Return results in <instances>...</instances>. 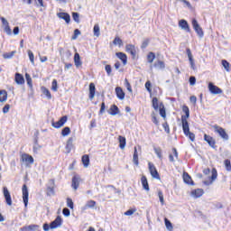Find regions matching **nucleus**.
<instances>
[{
    "instance_id": "nucleus-9",
    "label": "nucleus",
    "mask_w": 231,
    "mask_h": 231,
    "mask_svg": "<svg viewBox=\"0 0 231 231\" xmlns=\"http://www.w3.org/2000/svg\"><path fill=\"white\" fill-rule=\"evenodd\" d=\"M204 140H205V142H207V143H208L209 147H212L213 149H216V140L213 139L212 136L205 134H204Z\"/></svg>"
},
{
    "instance_id": "nucleus-64",
    "label": "nucleus",
    "mask_w": 231,
    "mask_h": 231,
    "mask_svg": "<svg viewBox=\"0 0 231 231\" xmlns=\"http://www.w3.org/2000/svg\"><path fill=\"white\" fill-rule=\"evenodd\" d=\"M105 69L107 75H111V71H112L111 65H106Z\"/></svg>"
},
{
    "instance_id": "nucleus-18",
    "label": "nucleus",
    "mask_w": 231,
    "mask_h": 231,
    "mask_svg": "<svg viewBox=\"0 0 231 231\" xmlns=\"http://www.w3.org/2000/svg\"><path fill=\"white\" fill-rule=\"evenodd\" d=\"M22 161L25 162V163H30L31 165L33 164V157L30 154H23Z\"/></svg>"
},
{
    "instance_id": "nucleus-34",
    "label": "nucleus",
    "mask_w": 231,
    "mask_h": 231,
    "mask_svg": "<svg viewBox=\"0 0 231 231\" xmlns=\"http://www.w3.org/2000/svg\"><path fill=\"white\" fill-rule=\"evenodd\" d=\"M183 180L184 182L187 183L188 185H191L192 183V179L190 178V176L189 175V173H184L183 174Z\"/></svg>"
},
{
    "instance_id": "nucleus-11",
    "label": "nucleus",
    "mask_w": 231,
    "mask_h": 231,
    "mask_svg": "<svg viewBox=\"0 0 231 231\" xmlns=\"http://www.w3.org/2000/svg\"><path fill=\"white\" fill-rule=\"evenodd\" d=\"M125 51H127V53H130V55H132L133 59L136 57V47L134 45L127 44L125 46Z\"/></svg>"
},
{
    "instance_id": "nucleus-32",
    "label": "nucleus",
    "mask_w": 231,
    "mask_h": 231,
    "mask_svg": "<svg viewBox=\"0 0 231 231\" xmlns=\"http://www.w3.org/2000/svg\"><path fill=\"white\" fill-rule=\"evenodd\" d=\"M93 32H94L95 37H100V26L98 25V23H96L94 25Z\"/></svg>"
},
{
    "instance_id": "nucleus-25",
    "label": "nucleus",
    "mask_w": 231,
    "mask_h": 231,
    "mask_svg": "<svg viewBox=\"0 0 231 231\" xmlns=\"http://www.w3.org/2000/svg\"><path fill=\"white\" fill-rule=\"evenodd\" d=\"M14 80H15L16 84H18L19 86H22V84H24V77H23V75H21L19 73L15 74Z\"/></svg>"
},
{
    "instance_id": "nucleus-56",
    "label": "nucleus",
    "mask_w": 231,
    "mask_h": 231,
    "mask_svg": "<svg viewBox=\"0 0 231 231\" xmlns=\"http://www.w3.org/2000/svg\"><path fill=\"white\" fill-rule=\"evenodd\" d=\"M104 113H106V103H102L101 104V108L99 110V115H104Z\"/></svg>"
},
{
    "instance_id": "nucleus-51",
    "label": "nucleus",
    "mask_w": 231,
    "mask_h": 231,
    "mask_svg": "<svg viewBox=\"0 0 231 231\" xmlns=\"http://www.w3.org/2000/svg\"><path fill=\"white\" fill-rule=\"evenodd\" d=\"M125 88L129 93H133V88H131V83L127 79L125 80Z\"/></svg>"
},
{
    "instance_id": "nucleus-24",
    "label": "nucleus",
    "mask_w": 231,
    "mask_h": 231,
    "mask_svg": "<svg viewBox=\"0 0 231 231\" xmlns=\"http://www.w3.org/2000/svg\"><path fill=\"white\" fill-rule=\"evenodd\" d=\"M116 55L117 58L120 59V60H122L124 66H125V64H127V55H125V53L116 52Z\"/></svg>"
},
{
    "instance_id": "nucleus-44",
    "label": "nucleus",
    "mask_w": 231,
    "mask_h": 231,
    "mask_svg": "<svg viewBox=\"0 0 231 231\" xmlns=\"http://www.w3.org/2000/svg\"><path fill=\"white\" fill-rule=\"evenodd\" d=\"M51 89L55 92L58 91L59 87H58V83H57V79H53L52 83H51Z\"/></svg>"
},
{
    "instance_id": "nucleus-7",
    "label": "nucleus",
    "mask_w": 231,
    "mask_h": 231,
    "mask_svg": "<svg viewBox=\"0 0 231 231\" xmlns=\"http://www.w3.org/2000/svg\"><path fill=\"white\" fill-rule=\"evenodd\" d=\"M66 122H68V116H64L59 121L52 123V127L55 129H60V127H62Z\"/></svg>"
},
{
    "instance_id": "nucleus-61",
    "label": "nucleus",
    "mask_w": 231,
    "mask_h": 231,
    "mask_svg": "<svg viewBox=\"0 0 231 231\" xmlns=\"http://www.w3.org/2000/svg\"><path fill=\"white\" fill-rule=\"evenodd\" d=\"M10 111V105H5L4 107H3V113L4 115H6V113H8Z\"/></svg>"
},
{
    "instance_id": "nucleus-12",
    "label": "nucleus",
    "mask_w": 231,
    "mask_h": 231,
    "mask_svg": "<svg viewBox=\"0 0 231 231\" xmlns=\"http://www.w3.org/2000/svg\"><path fill=\"white\" fill-rule=\"evenodd\" d=\"M49 183L51 184V186H49V187L47 188V196H54V195H55V188H54V186H55V180H51L49 181Z\"/></svg>"
},
{
    "instance_id": "nucleus-35",
    "label": "nucleus",
    "mask_w": 231,
    "mask_h": 231,
    "mask_svg": "<svg viewBox=\"0 0 231 231\" xmlns=\"http://www.w3.org/2000/svg\"><path fill=\"white\" fill-rule=\"evenodd\" d=\"M41 145L39 144V141L37 139L34 140V144H33V152L37 153L39 151H41Z\"/></svg>"
},
{
    "instance_id": "nucleus-14",
    "label": "nucleus",
    "mask_w": 231,
    "mask_h": 231,
    "mask_svg": "<svg viewBox=\"0 0 231 231\" xmlns=\"http://www.w3.org/2000/svg\"><path fill=\"white\" fill-rule=\"evenodd\" d=\"M57 17H59V19H63L67 24H69V22L71 21V17L68 13H58Z\"/></svg>"
},
{
    "instance_id": "nucleus-19",
    "label": "nucleus",
    "mask_w": 231,
    "mask_h": 231,
    "mask_svg": "<svg viewBox=\"0 0 231 231\" xmlns=\"http://www.w3.org/2000/svg\"><path fill=\"white\" fill-rule=\"evenodd\" d=\"M108 113L112 116H116V115H118L120 113V109H118V106H116V105H112L110 106V109H109Z\"/></svg>"
},
{
    "instance_id": "nucleus-2",
    "label": "nucleus",
    "mask_w": 231,
    "mask_h": 231,
    "mask_svg": "<svg viewBox=\"0 0 231 231\" xmlns=\"http://www.w3.org/2000/svg\"><path fill=\"white\" fill-rule=\"evenodd\" d=\"M213 129L215 130V133H217V134H219V136L221 138H223L224 140H228V134H226V131L225 130V128L215 125H213Z\"/></svg>"
},
{
    "instance_id": "nucleus-59",
    "label": "nucleus",
    "mask_w": 231,
    "mask_h": 231,
    "mask_svg": "<svg viewBox=\"0 0 231 231\" xmlns=\"http://www.w3.org/2000/svg\"><path fill=\"white\" fill-rule=\"evenodd\" d=\"M25 79L27 80L28 86H32V78L30 77V74L26 73L25 74Z\"/></svg>"
},
{
    "instance_id": "nucleus-21",
    "label": "nucleus",
    "mask_w": 231,
    "mask_h": 231,
    "mask_svg": "<svg viewBox=\"0 0 231 231\" xmlns=\"http://www.w3.org/2000/svg\"><path fill=\"white\" fill-rule=\"evenodd\" d=\"M74 64L76 68H80L82 66V60H80V54L78 52L74 55Z\"/></svg>"
},
{
    "instance_id": "nucleus-17",
    "label": "nucleus",
    "mask_w": 231,
    "mask_h": 231,
    "mask_svg": "<svg viewBox=\"0 0 231 231\" xmlns=\"http://www.w3.org/2000/svg\"><path fill=\"white\" fill-rule=\"evenodd\" d=\"M186 53L188 55V59L189 60V64L193 69H196V65L194 64V58H192V52L190 51V49L186 50Z\"/></svg>"
},
{
    "instance_id": "nucleus-15",
    "label": "nucleus",
    "mask_w": 231,
    "mask_h": 231,
    "mask_svg": "<svg viewBox=\"0 0 231 231\" xmlns=\"http://www.w3.org/2000/svg\"><path fill=\"white\" fill-rule=\"evenodd\" d=\"M20 231H41L39 230V225H29L23 226Z\"/></svg>"
},
{
    "instance_id": "nucleus-47",
    "label": "nucleus",
    "mask_w": 231,
    "mask_h": 231,
    "mask_svg": "<svg viewBox=\"0 0 231 231\" xmlns=\"http://www.w3.org/2000/svg\"><path fill=\"white\" fill-rule=\"evenodd\" d=\"M217 179V171L216 168H213L212 170V175H211V181H215V180Z\"/></svg>"
},
{
    "instance_id": "nucleus-37",
    "label": "nucleus",
    "mask_w": 231,
    "mask_h": 231,
    "mask_svg": "<svg viewBox=\"0 0 231 231\" xmlns=\"http://www.w3.org/2000/svg\"><path fill=\"white\" fill-rule=\"evenodd\" d=\"M42 93L43 95H45V97H47L48 100H51V93L50 92V90L46 88H42Z\"/></svg>"
},
{
    "instance_id": "nucleus-3",
    "label": "nucleus",
    "mask_w": 231,
    "mask_h": 231,
    "mask_svg": "<svg viewBox=\"0 0 231 231\" xmlns=\"http://www.w3.org/2000/svg\"><path fill=\"white\" fill-rule=\"evenodd\" d=\"M191 24H192L193 29L195 30L196 33L199 35V37L200 39H202V37H203V35H205V33L203 32V29L201 28V26H199L198 20L193 19L191 22Z\"/></svg>"
},
{
    "instance_id": "nucleus-13",
    "label": "nucleus",
    "mask_w": 231,
    "mask_h": 231,
    "mask_svg": "<svg viewBox=\"0 0 231 231\" xmlns=\"http://www.w3.org/2000/svg\"><path fill=\"white\" fill-rule=\"evenodd\" d=\"M179 28L184 30V32H190V26L189 25V23H187L186 20H180L179 22Z\"/></svg>"
},
{
    "instance_id": "nucleus-23",
    "label": "nucleus",
    "mask_w": 231,
    "mask_h": 231,
    "mask_svg": "<svg viewBox=\"0 0 231 231\" xmlns=\"http://www.w3.org/2000/svg\"><path fill=\"white\" fill-rule=\"evenodd\" d=\"M203 194H204V191L202 189H197L191 191L192 198H201Z\"/></svg>"
},
{
    "instance_id": "nucleus-36",
    "label": "nucleus",
    "mask_w": 231,
    "mask_h": 231,
    "mask_svg": "<svg viewBox=\"0 0 231 231\" xmlns=\"http://www.w3.org/2000/svg\"><path fill=\"white\" fill-rule=\"evenodd\" d=\"M154 59H156V55L154 54V52H150L147 55V60L150 64H152V62H154Z\"/></svg>"
},
{
    "instance_id": "nucleus-27",
    "label": "nucleus",
    "mask_w": 231,
    "mask_h": 231,
    "mask_svg": "<svg viewBox=\"0 0 231 231\" xmlns=\"http://www.w3.org/2000/svg\"><path fill=\"white\" fill-rule=\"evenodd\" d=\"M153 66L156 69H165V62L162 60L155 61Z\"/></svg>"
},
{
    "instance_id": "nucleus-6",
    "label": "nucleus",
    "mask_w": 231,
    "mask_h": 231,
    "mask_svg": "<svg viewBox=\"0 0 231 231\" xmlns=\"http://www.w3.org/2000/svg\"><path fill=\"white\" fill-rule=\"evenodd\" d=\"M149 171L151 176L155 178V180H160V174H158V170H156V167L152 162L148 163Z\"/></svg>"
},
{
    "instance_id": "nucleus-53",
    "label": "nucleus",
    "mask_w": 231,
    "mask_h": 231,
    "mask_svg": "<svg viewBox=\"0 0 231 231\" xmlns=\"http://www.w3.org/2000/svg\"><path fill=\"white\" fill-rule=\"evenodd\" d=\"M15 55V51L4 54V58L5 59H12V57H14Z\"/></svg>"
},
{
    "instance_id": "nucleus-30",
    "label": "nucleus",
    "mask_w": 231,
    "mask_h": 231,
    "mask_svg": "<svg viewBox=\"0 0 231 231\" xmlns=\"http://www.w3.org/2000/svg\"><path fill=\"white\" fill-rule=\"evenodd\" d=\"M82 163L86 169H88V167H89V155L82 156Z\"/></svg>"
},
{
    "instance_id": "nucleus-40",
    "label": "nucleus",
    "mask_w": 231,
    "mask_h": 231,
    "mask_svg": "<svg viewBox=\"0 0 231 231\" xmlns=\"http://www.w3.org/2000/svg\"><path fill=\"white\" fill-rule=\"evenodd\" d=\"M28 55H29V59L31 60V63L34 66L35 65V60H34L35 57L33 55V52L31 50L28 51Z\"/></svg>"
},
{
    "instance_id": "nucleus-42",
    "label": "nucleus",
    "mask_w": 231,
    "mask_h": 231,
    "mask_svg": "<svg viewBox=\"0 0 231 231\" xmlns=\"http://www.w3.org/2000/svg\"><path fill=\"white\" fill-rule=\"evenodd\" d=\"M225 167H226V171H227L228 172L231 171V163H230V160L226 159L224 162Z\"/></svg>"
},
{
    "instance_id": "nucleus-57",
    "label": "nucleus",
    "mask_w": 231,
    "mask_h": 231,
    "mask_svg": "<svg viewBox=\"0 0 231 231\" xmlns=\"http://www.w3.org/2000/svg\"><path fill=\"white\" fill-rule=\"evenodd\" d=\"M67 207L73 209V200L71 199H67Z\"/></svg>"
},
{
    "instance_id": "nucleus-4",
    "label": "nucleus",
    "mask_w": 231,
    "mask_h": 231,
    "mask_svg": "<svg viewBox=\"0 0 231 231\" xmlns=\"http://www.w3.org/2000/svg\"><path fill=\"white\" fill-rule=\"evenodd\" d=\"M60 226H62V217L58 216L55 220L50 224V228L51 230H55V228H59Z\"/></svg>"
},
{
    "instance_id": "nucleus-16",
    "label": "nucleus",
    "mask_w": 231,
    "mask_h": 231,
    "mask_svg": "<svg viewBox=\"0 0 231 231\" xmlns=\"http://www.w3.org/2000/svg\"><path fill=\"white\" fill-rule=\"evenodd\" d=\"M116 94L119 100H124V98H125V93H124V90L120 87L116 88Z\"/></svg>"
},
{
    "instance_id": "nucleus-60",
    "label": "nucleus",
    "mask_w": 231,
    "mask_h": 231,
    "mask_svg": "<svg viewBox=\"0 0 231 231\" xmlns=\"http://www.w3.org/2000/svg\"><path fill=\"white\" fill-rule=\"evenodd\" d=\"M4 30L7 35H12V29H10V25L5 26Z\"/></svg>"
},
{
    "instance_id": "nucleus-41",
    "label": "nucleus",
    "mask_w": 231,
    "mask_h": 231,
    "mask_svg": "<svg viewBox=\"0 0 231 231\" xmlns=\"http://www.w3.org/2000/svg\"><path fill=\"white\" fill-rule=\"evenodd\" d=\"M134 165H138V150L136 147H134Z\"/></svg>"
},
{
    "instance_id": "nucleus-52",
    "label": "nucleus",
    "mask_w": 231,
    "mask_h": 231,
    "mask_svg": "<svg viewBox=\"0 0 231 231\" xmlns=\"http://www.w3.org/2000/svg\"><path fill=\"white\" fill-rule=\"evenodd\" d=\"M79 35H80V31L79 29H75L74 30V35L72 36V41L77 40V37H79Z\"/></svg>"
},
{
    "instance_id": "nucleus-58",
    "label": "nucleus",
    "mask_w": 231,
    "mask_h": 231,
    "mask_svg": "<svg viewBox=\"0 0 231 231\" xmlns=\"http://www.w3.org/2000/svg\"><path fill=\"white\" fill-rule=\"evenodd\" d=\"M136 212V209H128L126 212H125V216H133Z\"/></svg>"
},
{
    "instance_id": "nucleus-26",
    "label": "nucleus",
    "mask_w": 231,
    "mask_h": 231,
    "mask_svg": "<svg viewBox=\"0 0 231 231\" xmlns=\"http://www.w3.org/2000/svg\"><path fill=\"white\" fill-rule=\"evenodd\" d=\"M95 91H96L95 83H90L89 84V98H90V100H93V98H95Z\"/></svg>"
},
{
    "instance_id": "nucleus-62",
    "label": "nucleus",
    "mask_w": 231,
    "mask_h": 231,
    "mask_svg": "<svg viewBox=\"0 0 231 231\" xmlns=\"http://www.w3.org/2000/svg\"><path fill=\"white\" fill-rule=\"evenodd\" d=\"M189 84H190V86H195L196 85V77L191 76L189 78Z\"/></svg>"
},
{
    "instance_id": "nucleus-45",
    "label": "nucleus",
    "mask_w": 231,
    "mask_h": 231,
    "mask_svg": "<svg viewBox=\"0 0 231 231\" xmlns=\"http://www.w3.org/2000/svg\"><path fill=\"white\" fill-rule=\"evenodd\" d=\"M152 107L155 109V111H158V97H153L152 98Z\"/></svg>"
},
{
    "instance_id": "nucleus-49",
    "label": "nucleus",
    "mask_w": 231,
    "mask_h": 231,
    "mask_svg": "<svg viewBox=\"0 0 231 231\" xmlns=\"http://www.w3.org/2000/svg\"><path fill=\"white\" fill-rule=\"evenodd\" d=\"M154 152L157 154V157L162 160V148H154Z\"/></svg>"
},
{
    "instance_id": "nucleus-10",
    "label": "nucleus",
    "mask_w": 231,
    "mask_h": 231,
    "mask_svg": "<svg viewBox=\"0 0 231 231\" xmlns=\"http://www.w3.org/2000/svg\"><path fill=\"white\" fill-rule=\"evenodd\" d=\"M4 198L5 199V202L9 207H12V196L10 195V191L8 190V188H4Z\"/></svg>"
},
{
    "instance_id": "nucleus-48",
    "label": "nucleus",
    "mask_w": 231,
    "mask_h": 231,
    "mask_svg": "<svg viewBox=\"0 0 231 231\" xmlns=\"http://www.w3.org/2000/svg\"><path fill=\"white\" fill-rule=\"evenodd\" d=\"M80 15L79 14V13H73L72 14V18L75 21V23H80Z\"/></svg>"
},
{
    "instance_id": "nucleus-8",
    "label": "nucleus",
    "mask_w": 231,
    "mask_h": 231,
    "mask_svg": "<svg viewBox=\"0 0 231 231\" xmlns=\"http://www.w3.org/2000/svg\"><path fill=\"white\" fill-rule=\"evenodd\" d=\"M22 192H23V203H24V207H28V187L26 186V184H24L22 188Z\"/></svg>"
},
{
    "instance_id": "nucleus-43",
    "label": "nucleus",
    "mask_w": 231,
    "mask_h": 231,
    "mask_svg": "<svg viewBox=\"0 0 231 231\" xmlns=\"http://www.w3.org/2000/svg\"><path fill=\"white\" fill-rule=\"evenodd\" d=\"M69 133H71V130L69 129V127L66 126L65 128L62 129L61 135L68 136V134H69Z\"/></svg>"
},
{
    "instance_id": "nucleus-22",
    "label": "nucleus",
    "mask_w": 231,
    "mask_h": 231,
    "mask_svg": "<svg viewBox=\"0 0 231 231\" xmlns=\"http://www.w3.org/2000/svg\"><path fill=\"white\" fill-rule=\"evenodd\" d=\"M79 185H80V177L74 176L72 179V188L74 189V190H77Z\"/></svg>"
},
{
    "instance_id": "nucleus-29",
    "label": "nucleus",
    "mask_w": 231,
    "mask_h": 231,
    "mask_svg": "<svg viewBox=\"0 0 231 231\" xmlns=\"http://www.w3.org/2000/svg\"><path fill=\"white\" fill-rule=\"evenodd\" d=\"M118 140H119L120 149H125V143H126L125 137L119 135Z\"/></svg>"
},
{
    "instance_id": "nucleus-31",
    "label": "nucleus",
    "mask_w": 231,
    "mask_h": 231,
    "mask_svg": "<svg viewBox=\"0 0 231 231\" xmlns=\"http://www.w3.org/2000/svg\"><path fill=\"white\" fill-rule=\"evenodd\" d=\"M72 148H73V138L70 137L69 138L66 145V149L68 152H70Z\"/></svg>"
},
{
    "instance_id": "nucleus-1",
    "label": "nucleus",
    "mask_w": 231,
    "mask_h": 231,
    "mask_svg": "<svg viewBox=\"0 0 231 231\" xmlns=\"http://www.w3.org/2000/svg\"><path fill=\"white\" fill-rule=\"evenodd\" d=\"M182 111L185 113V116H181V124H182V130L185 136H188L191 142L196 140V134L190 132V128L189 127V118H190V110L189 106H183Z\"/></svg>"
},
{
    "instance_id": "nucleus-55",
    "label": "nucleus",
    "mask_w": 231,
    "mask_h": 231,
    "mask_svg": "<svg viewBox=\"0 0 231 231\" xmlns=\"http://www.w3.org/2000/svg\"><path fill=\"white\" fill-rule=\"evenodd\" d=\"M160 115L161 116H162V118H166V112H165V108L162 106H160Z\"/></svg>"
},
{
    "instance_id": "nucleus-5",
    "label": "nucleus",
    "mask_w": 231,
    "mask_h": 231,
    "mask_svg": "<svg viewBox=\"0 0 231 231\" xmlns=\"http://www.w3.org/2000/svg\"><path fill=\"white\" fill-rule=\"evenodd\" d=\"M208 90L212 95H221V93H223V90H221V88L214 85L212 82L208 84Z\"/></svg>"
},
{
    "instance_id": "nucleus-39",
    "label": "nucleus",
    "mask_w": 231,
    "mask_h": 231,
    "mask_svg": "<svg viewBox=\"0 0 231 231\" xmlns=\"http://www.w3.org/2000/svg\"><path fill=\"white\" fill-rule=\"evenodd\" d=\"M95 205H97V202L95 200H89L86 203L85 209L86 208H95Z\"/></svg>"
},
{
    "instance_id": "nucleus-33",
    "label": "nucleus",
    "mask_w": 231,
    "mask_h": 231,
    "mask_svg": "<svg viewBox=\"0 0 231 231\" xmlns=\"http://www.w3.org/2000/svg\"><path fill=\"white\" fill-rule=\"evenodd\" d=\"M221 62H222L223 68L226 69V71H227V73H229V71H230V63L226 60H222Z\"/></svg>"
},
{
    "instance_id": "nucleus-38",
    "label": "nucleus",
    "mask_w": 231,
    "mask_h": 231,
    "mask_svg": "<svg viewBox=\"0 0 231 231\" xmlns=\"http://www.w3.org/2000/svg\"><path fill=\"white\" fill-rule=\"evenodd\" d=\"M113 44H115V46L120 47L124 44V42L122 41V39H120V37L116 36L113 41Z\"/></svg>"
},
{
    "instance_id": "nucleus-28",
    "label": "nucleus",
    "mask_w": 231,
    "mask_h": 231,
    "mask_svg": "<svg viewBox=\"0 0 231 231\" xmlns=\"http://www.w3.org/2000/svg\"><path fill=\"white\" fill-rule=\"evenodd\" d=\"M8 94L5 90H0V102H6Z\"/></svg>"
},
{
    "instance_id": "nucleus-54",
    "label": "nucleus",
    "mask_w": 231,
    "mask_h": 231,
    "mask_svg": "<svg viewBox=\"0 0 231 231\" xmlns=\"http://www.w3.org/2000/svg\"><path fill=\"white\" fill-rule=\"evenodd\" d=\"M62 213H63V216H65L66 217H69V216L71 214V212L68 208H64L62 210Z\"/></svg>"
},
{
    "instance_id": "nucleus-46",
    "label": "nucleus",
    "mask_w": 231,
    "mask_h": 231,
    "mask_svg": "<svg viewBox=\"0 0 231 231\" xmlns=\"http://www.w3.org/2000/svg\"><path fill=\"white\" fill-rule=\"evenodd\" d=\"M159 199L162 205H165V199H163V192L162 190L158 191Z\"/></svg>"
},
{
    "instance_id": "nucleus-50",
    "label": "nucleus",
    "mask_w": 231,
    "mask_h": 231,
    "mask_svg": "<svg viewBox=\"0 0 231 231\" xmlns=\"http://www.w3.org/2000/svg\"><path fill=\"white\" fill-rule=\"evenodd\" d=\"M152 122L155 124V125H159L158 118H156V114L154 112L152 113Z\"/></svg>"
},
{
    "instance_id": "nucleus-63",
    "label": "nucleus",
    "mask_w": 231,
    "mask_h": 231,
    "mask_svg": "<svg viewBox=\"0 0 231 231\" xmlns=\"http://www.w3.org/2000/svg\"><path fill=\"white\" fill-rule=\"evenodd\" d=\"M164 223L167 228H172V224L169 221V219L165 218Z\"/></svg>"
},
{
    "instance_id": "nucleus-20",
    "label": "nucleus",
    "mask_w": 231,
    "mask_h": 231,
    "mask_svg": "<svg viewBox=\"0 0 231 231\" xmlns=\"http://www.w3.org/2000/svg\"><path fill=\"white\" fill-rule=\"evenodd\" d=\"M141 183L143 185V189L149 192L150 188H149V182L147 181V177L143 175L141 178Z\"/></svg>"
}]
</instances>
